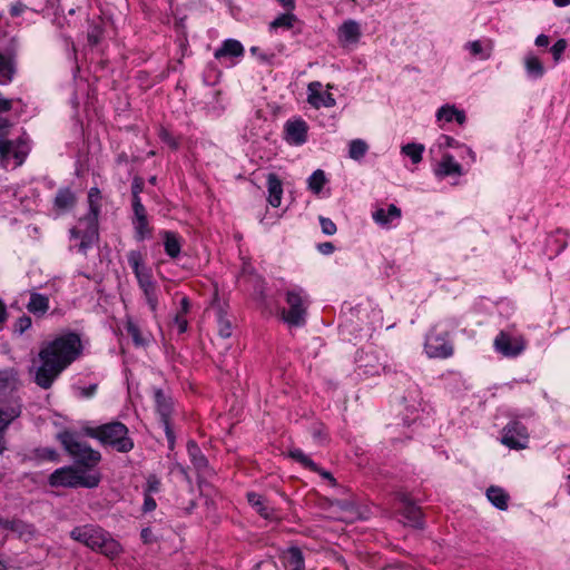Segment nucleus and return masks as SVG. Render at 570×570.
<instances>
[{
  "instance_id": "obj_5",
  "label": "nucleus",
  "mask_w": 570,
  "mask_h": 570,
  "mask_svg": "<svg viewBox=\"0 0 570 570\" xmlns=\"http://www.w3.org/2000/svg\"><path fill=\"white\" fill-rule=\"evenodd\" d=\"M286 308L281 311V320L289 328L304 327L307 323V311L311 304L307 292L295 286L285 292Z\"/></svg>"
},
{
  "instance_id": "obj_54",
  "label": "nucleus",
  "mask_w": 570,
  "mask_h": 570,
  "mask_svg": "<svg viewBox=\"0 0 570 570\" xmlns=\"http://www.w3.org/2000/svg\"><path fill=\"white\" fill-rule=\"evenodd\" d=\"M31 324V318L27 315H22L14 323V332L18 334H23L28 328H30Z\"/></svg>"
},
{
  "instance_id": "obj_62",
  "label": "nucleus",
  "mask_w": 570,
  "mask_h": 570,
  "mask_svg": "<svg viewBox=\"0 0 570 570\" xmlns=\"http://www.w3.org/2000/svg\"><path fill=\"white\" fill-rule=\"evenodd\" d=\"M534 43L537 47H548L550 43V39L547 35L541 33V35L537 36Z\"/></svg>"
},
{
  "instance_id": "obj_33",
  "label": "nucleus",
  "mask_w": 570,
  "mask_h": 570,
  "mask_svg": "<svg viewBox=\"0 0 570 570\" xmlns=\"http://www.w3.org/2000/svg\"><path fill=\"white\" fill-rule=\"evenodd\" d=\"M125 328L136 346L148 345L149 338L142 334L140 327L134 320L127 318Z\"/></svg>"
},
{
  "instance_id": "obj_4",
  "label": "nucleus",
  "mask_w": 570,
  "mask_h": 570,
  "mask_svg": "<svg viewBox=\"0 0 570 570\" xmlns=\"http://www.w3.org/2000/svg\"><path fill=\"white\" fill-rule=\"evenodd\" d=\"M73 540L100 553L114 558L121 552V546L109 533L92 524L73 528Z\"/></svg>"
},
{
  "instance_id": "obj_50",
  "label": "nucleus",
  "mask_w": 570,
  "mask_h": 570,
  "mask_svg": "<svg viewBox=\"0 0 570 570\" xmlns=\"http://www.w3.org/2000/svg\"><path fill=\"white\" fill-rule=\"evenodd\" d=\"M409 396L411 397V404L407 405L411 409V412H415L421 406V392L416 385L409 390Z\"/></svg>"
},
{
  "instance_id": "obj_16",
  "label": "nucleus",
  "mask_w": 570,
  "mask_h": 570,
  "mask_svg": "<svg viewBox=\"0 0 570 570\" xmlns=\"http://www.w3.org/2000/svg\"><path fill=\"white\" fill-rule=\"evenodd\" d=\"M402 217L401 209L394 205L390 204L387 208H376L372 213V218L376 225L382 228L390 229L393 226L394 222H399Z\"/></svg>"
},
{
  "instance_id": "obj_56",
  "label": "nucleus",
  "mask_w": 570,
  "mask_h": 570,
  "mask_svg": "<svg viewBox=\"0 0 570 570\" xmlns=\"http://www.w3.org/2000/svg\"><path fill=\"white\" fill-rule=\"evenodd\" d=\"M87 344L88 341L83 343L80 338V335L73 332V361L82 354Z\"/></svg>"
},
{
  "instance_id": "obj_57",
  "label": "nucleus",
  "mask_w": 570,
  "mask_h": 570,
  "mask_svg": "<svg viewBox=\"0 0 570 570\" xmlns=\"http://www.w3.org/2000/svg\"><path fill=\"white\" fill-rule=\"evenodd\" d=\"M438 142L441 148H458L461 146L455 138L448 135H441Z\"/></svg>"
},
{
  "instance_id": "obj_60",
  "label": "nucleus",
  "mask_w": 570,
  "mask_h": 570,
  "mask_svg": "<svg viewBox=\"0 0 570 570\" xmlns=\"http://www.w3.org/2000/svg\"><path fill=\"white\" fill-rule=\"evenodd\" d=\"M317 250L323 255H331L335 250V246L331 242H324L317 244Z\"/></svg>"
},
{
  "instance_id": "obj_58",
  "label": "nucleus",
  "mask_w": 570,
  "mask_h": 570,
  "mask_svg": "<svg viewBox=\"0 0 570 570\" xmlns=\"http://www.w3.org/2000/svg\"><path fill=\"white\" fill-rule=\"evenodd\" d=\"M157 508L156 500L153 498V495L144 494V503L141 507V511L144 513H149L155 511Z\"/></svg>"
},
{
  "instance_id": "obj_47",
  "label": "nucleus",
  "mask_w": 570,
  "mask_h": 570,
  "mask_svg": "<svg viewBox=\"0 0 570 570\" xmlns=\"http://www.w3.org/2000/svg\"><path fill=\"white\" fill-rule=\"evenodd\" d=\"M71 204V191L69 188H63L58 191L55 198V206L58 209L66 210Z\"/></svg>"
},
{
  "instance_id": "obj_53",
  "label": "nucleus",
  "mask_w": 570,
  "mask_h": 570,
  "mask_svg": "<svg viewBox=\"0 0 570 570\" xmlns=\"http://www.w3.org/2000/svg\"><path fill=\"white\" fill-rule=\"evenodd\" d=\"M132 217L131 218H145L147 217V210L141 199H131Z\"/></svg>"
},
{
  "instance_id": "obj_1",
  "label": "nucleus",
  "mask_w": 570,
  "mask_h": 570,
  "mask_svg": "<svg viewBox=\"0 0 570 570\" xmlns=\"http://www.w3.org/2000/svg\"><path fill=\"white\" fill-rule=\"evenodd\" d=\"M71 361V333L45 343L33 360L30 373L42 389H49Z\"/></svg>"
},
{
  "instance_id": "obj_59",
  "label": "nucleus",
  "mask_w": 570,
  "mask_h": 570,
  "mask_svg": "<svg viewBox=\"0 0 570 570\" xmlns=\"http://www.w3.org/2000/svg\"><path fill=\"white\" fill-rule=\"evenodd\" d=\"M58 439L60 440L61 444L63 445L65 450L68 453H71V433L69 431H63L58 433Z\"/></svg>"
},
{
  "instance_id": "obj_10",
  "label": "nucleus",
  "mask_w": 570,
  "mask_h": 570,
  "mask_svg": "<svg viewBox=\"0 0 570 570\" xmlns=\"http://www.w3.org/2000/svg\"><path fill=\"white\" fill-rule=\"evenodd\" d=\"M527 426L518 420H511L502 430L501 443L511 450H523L529 444Z\"/></svg>"
},
{
  "instance_id": "obj_27",
  "label": "nucleus",
  "mask_w": 570,
  "mask_h": 570,
  "mask_svg": "<svg viewBox=\"0 0 570 570\" xmlns=\"http://www.w3.org/2000/svg\"><path fill=\"white\" fill-rule=\"evenodd\" d=\"M286 570H305V559L298 547H289L284 554Z\"/></svg>"
},
{
  "instance_id": "obj_7",
  "label": "nucleus",
  "mask_w": 570,
  "mask_h": 570,
  "mask_svg": "<svg viewBox=\"0 0 570 570\" xmlns=\"http://www.w3.org/2000/svg\"><path fill=\"white\" fill-rule=\"evenodd\" d=\"M11 124L9 120L0 116V164L3 167H8L12 157L14 159L13 167H18L24 161L28 154V147L21 139L16 141L6 139Z\"/></svg>"
},
{
  "instance_id": "obj_20",
  "label": "nucleus",
  "mask_w": 570,
  "mask_h": 570,
  "mask_svg": "<svg viewBox=\"0 0 570 570\" xmlns=\"http://www.w3.org/2000/svg\"><path fill=\"white\" fill-rule=\"evenodd\" d=\"M435 175L439 177H448V176H462V166L455 161L454 157L451 154H444L442 156L441 161L438 164L435 168Z\"/></svg>"
},
{
  "instance_id": "obj_26",
  "label": "nucleus",
  "mask_w": 570,
  "mask_h": 570,
  "mask_svg": "<svg viewBox=\"0 0 570 570\" xmlns=\"http://www.w3.org/2000/svg\"><path fill=\"white\" fill-rule=\"evenodd\" d=\"M139 287L142 289L144 295L146 297L147 304L149 305L153 312L157 308V295H156V284L153 279V275H148L137 279Z\"/></svg>"
},
{
  "instance_id": "obj_17",
  "label": "nucleus",
  "mask_w": 570,
  "mask_h": 570,
  "mask_svg": "<svg viewBox=\"0 0 570 570\" xmlns=\"http://www.w3.org/2000/svg\"><path fill=\"white\" fill-rule=\"evenodd\" d=\"M244 55H245L244 46L242 45L240 41L233 39V38L225 39L222 42L220 47L217 48L214 52V57L217 60L235 59V58L238 59V58L244 57Z\"/></svg>"
},
{
  "instance_id": "obj_36",
  "label": "nucleus",
  "mask_w": 570,
  "mask_h": 570,
  "mask_svg": "<svg viewBox=\"0 0 570 570\" xmlns=\"http://www.w3.org/2000/svg\"><path fill=\"white\" fill-rule=\"evenodd\" d=\"M402 515L409 521L414 528H423L422 512L419 507L407 502L404 508Z\"/></svg>"
},
{
  "instance_id": "obj_51",
  "label": "nucleus",
  "mask_w": 570,
  "mask_h": 570,
  "mask_svg": "<svg viewBox=\"0 0 570 570\" xmlns=\"http://www.w3.org/2000/svg\"><path fill=\"white\" fill-rule=\"evenodd\" d=\"M318 220H320V225H321V229H322L323 234H325L327 236H332L336 233L337 227L331 218L320 216Z\"/></svg>"
},
{
  "instance_id": "obj_3",
  "label": "nucleus",
  "mask_w": 570,
  "mask_h": 570,
  "mask_svg": "<svg viewBox=\"0 0 570 570\" xmlns=\"http://www.w3.org/2000/svg\"><path fill=\"white\" fill-rule=\"evenodd\" d=\"M101 191L98 187H91L88 190L87 203L88 212L80 217L77 225L73 226V239H79L76 245L78 252L87 255V252L97 246L99 240L98 218L101 208Z\"/></svg>"
},
{
  "instance_id": "obj_41",
  "label": "nucleus",
  "mask_w": 570,
  "mask_h": 570,
  "mask_svg": "<svg viewBox=\"0 0 570 570\" xmlns=\"http://www.w3.org/2000/svg\"><path fill=\"white\" fill-rule=\"evenodd\" d=\"M368 150V145L363 139H353L348 144V157L354 160H361L364 158Z\"/></svg>"
},
{
  "instance_id": "obj_29",
  "label": "nucleus",
  "mask_w": 570,
  "mask_h": 570,
  "mask_svg": "<svg viewBox=\"0 0 570 570\" xmlns=\"http://www.w3.org/2000/svg\"><path fill=\"white\" fill-rule=\"evenodd\" d=\"M569 233L567 230L557 229L554 234L547 238V246L553 255L561 254L568 246Z\"/></svg>"
},
{
  "instance_id": "obj_12",
  "label": "nucleus",
  "mask_w": 570,
  "mask_h": 570,
  "mask_svg": "<svg viewBox=\"0 0 570 570\" xmlns=\"http://www.w3.org/2000/svg\"><path fill=\"white\" fill-rule=\"evenodd\" d=\"M308 138V125L301 118L288 119L284 125V139L289 146H303Z\"/></svg>"
},
{
  "instance_id": "obj_32",
  "label": "nucleus",
  "mask_w": 570,
  "mask_h": 570,
  "mask_svg": "<svg viewBox=\"0 0 570 570\" xmlns=\"http://www.w3.org/2000/svg\"><path fill=\"white\" fill-rule=\"evenodd\" d=\"M27 309L37 316H42L49 309V298L39 293H31Z\"/></svg>"
},
{
  "instance_id": "obj_9",
  "label": "nucleus",
  "mask_w": 570,
  "mask_h": 570,
  "mask_svg": "<svg viewBox=\"0 0 570 570\" xmlns=\"http://www.w3.org/2000/svg\"><path fill=\"white\" fill-rule=\"evenodd\" d=\"M424 352L429 358L445 360L453 356L454 344L450 338V333L439 330L438 325L431 327L425 335Z\"/></svg>"
},
{
  "instance_id": "obj_18",
  "label": "nucleus",
  "mask_w": 570,
  "mask_h": 570,
  "mask_svg": "<svg viewBox=\"0 0 570 570\" xmlns=\"http://www.w3.org/2000/svg\"><path fill=\"white\" fill-rule=\"evenodd\" d=\"M361 27L355 20L348 19L344 21L337 30L338 41L343 45L358 42L361 38Z\"/></svg>"
},
{
  "instance_id": "obj_13",
  "label": "nucleus",
  "mask_w": 570,
  "mask_h": 570,
  "mask_svg": "<svg viewBox=\"0 0 570 570\" xmlns=\"http://www.w3.org/2000/svg\"><path fill=\"white\" fill-rule=\"evenodd\" d=\"M323 85L320 81H312L307 86V102L315 109L332 108L336 99L331 92L322 91Z\"/></svg>"
},
{
  "instance_id": "obj_45",
  "label": "nucleus",
  "mask_w": 570,
  "mask_h": 570,
  "mask_svg": "<svg viewBox=\"0 0 570 570\" xmlns=\"http://www.w3.org/2000/svg\"><path fill=\"white\" fill-rule=\"evenodd\" d=\"M16 385V375L12 371H0V392L13 390Z\"/></svg>"
},
{
  "instance_id": "obj_14",
  "label": "nucleus",
  "mask_w": 570,
  "mask_h": 570,
  "mask_svg": "<svg viewBox=\"0 0 570 570\" xmlns=\"http://www.w3.org/2000/svg\"><path fill=\"white\" fill-rule=\"evenodd\" d=\"M17 43L11 39V47L4 51L0 50V85H8L16 73L14 52Z\"/></svg>"
},
{
  "instance_id": "obj_21",
  "label": "nucleus",
  "mask_w": 570,
  "mask_h": 570,
  "mask_svg": "<svg viewBox=\"0 0 570 570\" xmlns=\"http://www.w3.org/2000/svg\"><path fill=\"white\" fill-rule=\"evenodd\" d=\"M436 121L452 122L456 121L459 125H463L466 121L464 110L458 109L454 105H443L436 111Z\"/></svg>"
},
{
  "instance_id": "obj_46",
  "label": "nucleus",
  "mask_w": 570,
  "mask_h": 570,
  "mask_svg": "<svg viewBox=\"0 0 570 570\" xmlns=\"http://www.w3.org/2000/svg\"><path fill=\"white\" fill-rule=\"evenodd\" d=\"M161 490V481L156 474H149L144 487V494L153 495Z\"/></svg>"
},
{
  "instance_id": "obj_15",
  "label": "nucleus",
  "mask_w": 570,
  "mask_h": 570,
  "mask_svg": "<svg viewBox=\"0 0 570 570\" xmlns=\"http://www.w3.org/2000/svg\"><path fill=\"white\" fill-rule=\"evenodd\" d=\"M87 377V382L78 379L77 382L73 383V399L79 401H88L97 395L100 381L94 373H90Z\"/></svg>"
},
{
  "instance_id": "obj_31",
  "label": "nucleus",
  "mask_w": 570,
  "mask_h": 570,
  "mask_svg": "<svg viewBox=\"0 0 570 570\" xmlns=\"http://www.w3.org/2000/svg\"><path fill=\"white\" fill-rule=\"evenodd\" d=\"M127 261L137 279L151 274L150 269L145 266L142 255L139 250H130Z\"/></svg>"
},
{
  "instance_id": "obj_24",
  "label": "nucleus",
  "mask_w": 570,
  "mask_h": 570,
  "mask_svg": "<svg viewBox=\"0 0 570 570\" xmlns=\"http://www.w3.org/2000/svg\"><path fill=\"white\" fill-rule=\"evenodd\" d=\"M247 502L264 519H272L274 510L266 504L265 498L254 491L247 492Z\"/></svg>"
},
{
  "instance_id": "obj_28",
  "label": "nucleus",
  "mask_w": 570,
  "mask_h": 570,
  "mask_svg": "<svg viewBox=\"0 0 570 570\" xmlns=\"http://www.w3.org/2000/svg\"><path fill=\"white\" fill-rule=\"evenodd\" d=\"M487 498L493 507L501 511H505L509 507L508 503L510 495L504 489L500 487L491 485L488 488Z\"/></svg>"
},
{
  "instance_id": "obj_30",
  "label": "nucleus",
  "mask_w": 570,
  "mask_h": 570,
  "mask_svg": "<svg viewBox=\"0 0 570 570\" xmlns=\"http://www.w3.org/2000/svg\"><path fill=\"white\" fill-rule=\"evenodd\" d=\"M187 452H188V455L190 458V461H191L194 468L198 472H204L208 468V460L204 455L200 448L198 446V444L195 441H193V440L188 441Z\"/></svg>"
},
{
  "instance_id": "obj_38",
  "label": "nucleus",
  "mask_w": 570,
  "mask_h": 570,
  "mask_svg": "<svg viewBox=\"0 0 570 570\" xmlns=\"http://www.w3.org/2000/svg\"><path fill=\"white\" fill-rule=\"evenodd\" d=\"M297 21V17L292 13L291 11H287L285 13H281L278 17H276L271 23H269V30H276V29H292L294 27V23Z\"/></svg>"
},
{
  "instance_id": "obj_34",
  "label": "nucleus",
  "mask_w": 570,
  "mask_h": 570,
  "mask_svg": "<svg viewBox=\"0 0 570 570\" xmlns=\"http://www.w3.org/2000/svg\"><path fill=\"white\" fill-rule=\"evenodd\" d=\"M51 487H71V466H63L56 470L49 478Z\"/></svg>"
},
{
  "instance_id": "obj_42",
  "label": "nucleus",
  "mask_w": 570,
  "mask_h": 570,
  "mask_svg": "<svg viewBox=\"0 0 570 570\" xmlns=\"http://www.w3.org/2000/svg\"><path fill=\"white\" fill-rule=\"evenodd\" d=\"M289 456L296 462L301 463L304 468L311 470L312 472L320 471V466L301 449H294L289 451Z\"/></svg>"
},
{
  "instance_id": "obj_44",
  "label": "nucleus",
  "mask_w": 570,
  "mask_h": 570,
  "mask_svg": "<svg viewBox=\"0 0 570 570\" xmlns=\"http://www.w3.org/2000/svg\"><path fill=\"white\" fill-rule=\"evenodd\" d=\"M217 326H218V334L223 338H228L232 336L233 333V326L230 320L227 317V314L219 309L217 312Z\"/></svg>"
},
{
  "instance_id": "obj_8",
  "label": "nucleus",
  "mask_w": 570,
  "mask_h": 570,
  "mask_svg": "<svg viewBox=\"0 0 570 570\" xmlns=\"http://www.w3.org/2000/svg\"><path fill=\"white\" fill-rule=\"evenodd\" d=\"M153 399L158 421L164 429L168 449L173 451L176 444V435L171 425V415L174 413V401L170 393L160 387H153Z\"/></svg>"
},
{
  "instance_id": "obj_52",
  "label": "nucleus",
  "mask_w": 570,
  "mask_h": 570,
  "mask_svg": "<svg viewBox=\"0 0 570 570\" xmlns=\"http://www.w3.org/2000/svg\"><path fill=\"white\" fill-rule=\"evenodd\" d=\"M566 49H567V40L563 39V38L557 40L552 45L550 51H551L552 57H553L556 62H558L561 59V57H562L563 52L566 51Z\"/></svg>"
},
{
  "instance_id": "obj_63",
  "label": "nucleus",
  "mask_w": 570,
  "mask_h": 570,
  "mask_svg": "<svg viewBox=\"0 0 570 570\" xmlns=\"http://www.w3.org/2000/svg\"><path fill=\"white\" fill-rule=\"evenodd\" d=\"M41 456L45 458V459H48L50 461H55V460H57L58 454L52 449H43L41 451Z\"/></svg>"
},
{
  "instance_id": "obj_6",
  "label": "nucleus",
  "mask_w": 570,
  "mask_h": 570,
  "mask_svg": "<svg viewBox=\"0 0 570 570\" xmlns=\"http://www.w3.org/2000/svg\"><path fill=\"white\" fill-rule=\"evenodd\" d=\"M99 443L120 453H128L134 449V440L129 436L128 428L112 421L100 425Z\"/></svg>"
},
{
  "instance_id": "obj_22",
  "label": "nucleus",
  "mask_w": 570,
  "mask_h": 570,
  "mask_svg": "<svg viewBox=\"0 0 570 570\" xmlns=\"http://www.w3.org/2000/svg\"><path fill=\"white\" fill-rule=\"evenodd\" d=\"M524 69L527 76L532 80L541 79L546 73L542 61L533 53L528 52L524 56Z\"/></svg>"
},
{
  "instance_id": "obj_35",
  "label": "nucleus",
  "mask_w": 570,
  "mask_h": 570,
  "mask_svg": "<svg viewBox=\"0 0 570 570\" xmlns=\"http://www.w3.org/2000/svg\"><path fill=\"white\" fill-rule=\"evenodd\" d=\"M134 227L135 239L142 242L151 236V227L149 226L148 217L145 218H131Z\"/></svg>"
},
{
  "instance_id": "obj_43",
  "label": "nucleus",
  "mask_w": 570,
  "mask_h": 570,
  "mask_svg": "<svg viewBox=\"0 0 570 570\" xmlns=\"http://www.w3.org/2000/svg\"><path fill=\"white\" fill-rule=\"evenodd\" d=\"M78 425L79 431L73 432V440H77L76 436H89L99 441L100 425L92 426L89 421H80Z\"/></svg>"
},
{
  "instance_id": "obj_11",
  "label": "nucleus",
  "mask_w": 570,
  "mask_h": 570,
  "mask_svg": "<svg viewBox=\"0 0 570 570\" xmlns=\"http://www.w3.org/2000/svg\"><path fill=\"white\" fill-rule=\"evenodd\" d=\"M494 350L504 357L514 358L523 353L527 341L521 335L501 331L494 338Z\"/></svg>"
},
{
  "instance_id": "obj_61",
  "label": "nucleus",
  "mask_w": 570,
  "mask_h": 570,
  "mask_svg": "<svg viewBox=\"0 0 570 570\" xmlns=\"http://www.w3.org/2000/svg\"><path fill=\"white\" fill-rule=\"evenodd\" d=\"M175 324L177 325L178 327V333H185L187 331V327H188V322L187 320L180 315V314H177L175 316V320H174Z\"/></svg>"
},
{
  "instance_id": "obj_55",
  "label": "nucleus",
  "mask_w": 570,
  "mask_h": 570,
  "mask_svg": "<svg viewBox=\"0 0 570 570\" xmlns=\"http://www.w3.org/2000/svg\"><path fill=\"white\" fill-rule=\"evenodd\" d=\"M145 183L142 178L135 177L131 183V199H141L140 194L142 193Z\"/></svg>"
},
{
  "instance_id": "obj_40",
  "label": "nucleus",
  "mask_w": 570,
  "mask_h": 570,
  "mask_svg": "<svg viewBox=\"0 0 570 570\" xmlns=\"http://www.w3.org/2000/svg\"><path fill=\"white\" fill-rule=\"evenodd\" d=\"M401 153L409 157L413 164H419L423 158L424 146L422 144L409 142L402 146Z\"/></svg>"
},
{
  "instance_id": "obj_64",
  "label": "nucleus",
  "mask_w": 570,
  "mask_h": 570,
  "mask_svg": "<svg viewBox=\"0 0 570 570\" xmlns=\"http://www.w3.org/2000/svg\"><path fill=\"white\" fill-rule=\"evenodd\" d=\"M323 479L325 480H328L331 482L332 485H336V480L335 478L332 475L331 472L328 471H325L323 469L320 468V471L317 472Z\"/></svg>"
},
{
  "instance_id": "obj_48",
  "label": "nucleus",
  "mask_w": 570,
  "mask_h": 570,
  "mask_svg": "<svg viewBox=\"0 0 570 570\" xmlns=\"http://www.w3.org/2000/svg\"><path fill=\"white\" fill-rule=\"evenodd\" d=\"M160 140L168 145L171 149L177 150L179 148V141L175 138L166 128L161 127L158 134Z\"/></svg>"
},
{
  "instance_id": "obj_2",
  "label": "nucleus",
  "mask_w": 570,
  "mask_h": 570,
  "mask_svg": "<svg viewBox=\"0 0 570 570\" xmlns=\"http://www.w3.org/2000/svg\"><path fill=\"white\" fill-rule=\"evenodd\" d=\"M101 453L86 442L73 440V489H96L102 473L100 470Z\"/></svg>"
},
{
  "instance_id": "obj_19",
  "label": "nucleus",
  "mask_w": 570,
  "mask_h": 570,
  "mask_svg": "<svg viewBox=\"0 0 570 570\" xmlns=\"http://www.w3.org/2000/svg\"><path fill=\"white\" fill-rule=\"evenodd\" d=\"M21 414V405L18 402L10 403L7 407H0V453L3 451L2 432Z\"/></svg>"
},
{
  "instance_id": "obj_23",
  "label": "nucleus",
  "mask_w": 570,
  "mask_h": 570,
  "mask_svg": "<svg viewBox=\"0 0 570 570\" xmlns=\"http://www.w3.org/2000/svg\"><path fill=\"white\" fill-rule=\"evenodd\" d=\"M267 190H268V203L273 207H278L282 202L283 196V185L282 180L274 173L268 174L267 176Z\"/></svg>"
},
{
  "instance_id": "obj_25",
  "label": "nucleus",
  "mask_w": 570,
  "mask_h": 570,
  "mask_svg": "<svg viewBox=\"0 0 570 570\" xmlns=\"http://www.w3.org/2000/svg\"><path fill=\"white\" fill-rule=\"evenodd\" d=\"M164 248L167 256L175 259L180 255L181 239L180 236L170 230L163 232Z\"/></svg>"
},
{
  "instance_id": "obj_37",
  "label": "nucleus",
  "mask_w": 570,
  "mask_h": 570,
  "mask_svg": "<svg viewBox=\"0 0 570 570\" xmlns=\"http://www.w3.org/2000/svg\"><path fill=\"white\" fill-rule=\"evenodd\" d=\"M465 48L469 50L471 56L478 57L481 60H488L492 55V47L490 45L484 47L480 40L469 41L465 45Z\"/></svg>"
},
{
  "instance_id": "obj_49",
  "label": "nucleus",
  "mask_w": 570,
  "mask_h": 570,
  "mask_svg": "<svg viewBox=\"0 0 570 570\" xmlns=\"http://www.w3.org/2000/svg\"><path fill=\"white\" fill-rule=\"evenodd\" d=\"M102 35H104V28L100 24L91 26L88 31V42L91 46L98 45L102 39Z\"/></svg>"
},
{
  "instance_id": "obj_39",
  "label": "nucleus",
  "mask_w": 570,
  "mask_h": 570,
  "mask_svg": "<svg viewBox=\"0 0 570 570\" xmlns=\"http://www.w3.org/2000/svg\"><path fill=\"white\" fill-rule=\"evenodd\" d=\"M326 181H327V179H326L324 170L316 169L308 177L307 187L313 194L318 195L322 191Z\"/></svg>"
}]
</instances>
